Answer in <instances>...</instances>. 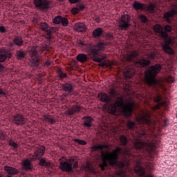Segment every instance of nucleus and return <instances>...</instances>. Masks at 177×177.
<instances>
[{"label":"nucleus","instance_id":"obj_1","mask_svg":"<svg viewBox=\"0 0 177 177\" xmlns=\"http://www.w3.org/2000/svg\"><path fill=\"white\" fill-rule=\"evenodd\" d=\"M103 149H109V145H93L91 147L92 151H97L100 150L101 157L102 158V162L100 164V168L102 171H104V168L107 167V161L110 165H118L120 168H124L126 167L128 168L129 167V162L128 160L123 162L118 161V154H124V156H129V151L128 150H124L122 151V149L118 147H116L115 149H113L112 152H104Z\"/></svg>","mask_w":177,"mask_h":177},{"label":"nucleus","instance_id":"obj_2","mask_svg":"<svg viewBox=\"0 0 177 177\" xmlns=\"http://www.w3.org/2000/svg\"><path fill=\"white\" fill-rule=\"evenodd\" d=\"M135 103L132 101L125 102L124 97H118L114 103L111 104L109 109L110 114H115L118 110H120L126 117H131Z\"/></svg>","mask_w":177,"mask_h":177},{"label":"nucleus","instance_id":"obj_3","mask_svg":"<svg viewBox=\"0 0 177 177\" xmlns=\"http://www.w3.org/2000/svg\"><path fill=\"white\" fill-rule=\"evenodd\" d=\"M155 32L158 34V37L160 39H163L164 42L161 44L163 52L169 56L175 55V50L172 48L174 45V39L168 35L167 32H164V28L160 24H156L153 26Z\"/></svg>","mask_w":177,"mask_h":177},{"label":"nucleus","instance_id":"obj_4","mask_svg":"<svg viewBox=\"0 0 177 177\" xmlns=\"http://www.w3.org/2000/svg\"><path fill=\"white\" fill-rule=\"evenodd\" d=\"M106 46H107V44L105 42H100L96 45L91 46L89 49L91 58L93 62L99 63L98 66L100 67H104V66H106V63L103 62L102 60H104L106 57V55L100 54V52H103V50H104Z\"/></svg>","mask_w":177,"mask_h":177},{"label":"nucleus","instance_id":"obj_5","mask_svg":"<svg viewBox=\"0 0 177 177\" xmlns=\"http://www.w3.org/2000/svg\"><path fill=\"white\" fill-rule=\"evenodd\" d=\"M162 66L160 64H156L155 65L151 66L145 71V82L149 85V86H153L155 88L157 85V80H156V76L161 71Z\"/></svg>","mask_w":177,"mask_h":177},{"label":"nucleus","instance_id":"obj_6","mask_svg":"<svg viewBox=\"0 0 177 177\" xmlns=\"http://www.w3.org/2000/svg\"><path fill=\"white\" fill-rule=\"evenodd\" d=\"M28 52L30 66H32V67L38 68L39 66V56L42 53V49L38 46H32Z\"/></svg>","mask_w":177,"mask_h":177},{"label":"nucleus","instance_id":"obj_7","mask_svg":"<svg viewBox=\"0 0 177 177\" xmlns=\"http://www.w3.org/2000/svg\"><path fill=\"white\" fill-rule=\"evenodd\" d=\"M59 168L62 172H73V168H78V161H75V159L71 158L66 159V161L61 160Z\"/></svg>","mask_w":177,"mask_h":177},{"label":"nucleus","instance_id":"obj_8","mask_svg":"<svg viewBox=\"0 0 177 177\" xmlns=\"http://www.w3.org/2000/svg\"><path fill=\"white\" fill-rule=\"evenodd\" d=\"M177 15V1L173 3L170 6V10L167 11L163 15V19L166 23L171 24L174 17Z\"/></svg>","mask_w":177,"mask_h":177},{"label":"nucleus","instance_id":"obj_9","mask_svg":"<svg viewBox=\"0 0 177 177\" xmlns=\"http://www.w3.org/2000/svg\"><path fill=\"white\" fill-rule=\"evenodd\" d=\"M133 147L136 149V150H140V149H145L148 151H151L154 147V145L153 143L148 142H145L140 139H136L133 141Z\"/></svg>","mask_w":177,"mask_h":177},{"label":"nucleus","instance_id":"obj_10","mask_svg":"<svg viewBox=\"0 0 177 177\" xmlns=\"http://www.w3.org/2000/svg\"><path fill=\"white\" fill-rule=\"evenodd\" d=\"M131 17L128 15H122L119 20V30H128L131 26Z\"/></svg>","mask_w":177,"mask_h":177},{"label":"nucleus","instance_id":"obj_11","mask_svg":"<svg viewBox=\"0 0 177 177\" xmlns=\"http://www.w3.org/2000/svg\"><path fill=\"white\" fill-rule=\"evenodd\" d=\"M35 8H38L40 10H46L50 8V2L48 0H33Z\"/></svg>","mask_w":177,"mask_h":177},{"label":"nucleus","instance_id":"obj_12","mask_svg":"<svg viewBox=\"0 0 177 177\" xmlns=\"http://www.w3.org/2000/svg\"><path fill=\"white\" fill-rule=\"evenodd\" d=\"M12 123L17 127H23L26 125V118L20 113H17L12 116Z\"/></svg>","mask_w":177,"mask_h":177},{"label":"nucleus","instance_id":"obj_13","mask_svg":"<svg viewBox=\"0 0 177 177\" xmlns=\"http://www.w3.org/2000/svg\"><path fill=\"white\" fill-rule=\"evenodd\" d=\"M136 67L138 68H146V67H149L150 64H151V61L150 59L140 58L133 62Z\"/></svg>","mask_w":177,"mask_h":177},{"label":"nucleus","instance_id":"obj_14","mask_svg":"<svg viewBox=\"0 0 177 177\" xmlns=\"http://www.w3.org/2000/svg\"><path fill=\"white\" fill-rule=\"evenodd\" d=\"M39 27L42 31H46L47 39H52V31H55V28L53 27L49 28V25L46 22L40 23Z\"/></svg>","mask_w":177,"mask_h":177},{"label":"nucleus","instance_id":"obj_15","mask_svg":"<svg viewBox=\"0 0 177 177\" xmlns=\"http://www.w3.org/2000/svg\"><path fill=\"white\" fill-rule=\"evenodd\" d=\"M44 154H45V147L41 146L39 148L36 149L34 155L32 158H30V161H37V160L42 158Z\"/></svg>","mask_w":177,"mask_h":177},{"label":"nucleus","instance_id":"obj_16","mask_svg":"<svg viewBox=\"0 0 177 177\" xmlns=\"http://www.w3.org/2000/svg\"><path fill=\"white\" fill-rule=\"evenodd\" d=\"M82 109V106L73 105L71 108H70L65 112V114H66V115H68L69 117H73V115H75V114H78V113H80Z\"/></svg>","mask_w":177,"mask_h":177},{"label":"nucleus","instance_id":"obj_17","mask_svg":"<svg viewBox=\"0 0 177 177\" xmlns=\"http://www.w3.org/2000/svg\"><path fill=\"white\" fill-rule=\"evenodd\" d=\"M152 97H153L154 102H156V103H158L156 105L154 106V110H158L160 107L165 105V102L162 101V97H161V95H160V93L154 94L153 95H152Z\"/></svg>","mask_w":177,"mask_h":177},{"label":"nucleus","instance_id":"obj_18","mask_svg":"<svg viewBox=\"0 0 177 177\" xmlns=\"http://www.w3.org/2000/svg\"><path fill=\"white\" fill-rule=\"evenodd\" d=\"M139 120L141 122H144L145 124H147V125H150L151 124V119L150 118V113L149 111L142 112Z\"/></svg>","mask_w":177,"mask_h":177},{"label":"nucleus","instance_id":"obj_19","mask_svg":"<svg viewBox=\"0 0 177 177\" xmlns=\"http://www.w3.org/2000/svg\"><path fill=\"white\" fill-rule=\"evenodd\" d=\"M62 91L64 92H66V93H69L73 95V92H74V86L72 83L66 82L62 85Z\"/></svg>","mask_w":177,"mask_h":177},{"label":"nucleus","instance_id":"obj_20","mask_svg":"<svg viewBox=\"0 0 177 177\" xmlns=\"http://www.w3.org/2000/svg\"><path fill=\"white\" fill-rule=\"evenodd\" d=\"M4 171L6 172V174H8V175H11L12 176L19 174V170L17 169L9 166H5Z\"/></svg>","mask_w":177,"mask_h":177},{"label":"nucleus","instance_id":"obj_21","mask_svg":"<svg viewBox=\"0 0 177 177\" xmlns=\"http://www.w3.org/2000/svg\"><path fill=\"white\" fill-rule=\"evenodd\" d=\"M98 97L100 102H102L103 103H110V102H111V98H110V96L106 93H100Z\"/></svg>","mask_w":177,"mask_h":177},{"label":"nucleus","instance_id":"obj_22","mask_svg":"<svg viewBox=\"0 0 177 177\" xmlns=\"http://www.w3.org/2000/svg\"><path fill=\"white\" fill-rule=\"evenodd\" d=\"M74 30L78 32H84L86 31V26L84 23H77L74 25Z\"/></svg>","mask_w":177,"mask_h":177},{"label":"nucleus","instance_id":"obj_23","mask_svg":"<svg viewBox=\"0 0 177 177\" xmlns=\"http://www.w3.org/2000/svg\"><path fill=\"white\" fill-rule=\"evenodd\" d=\"M82 120H84L83 127H86V128H91V127H92V122L93 121V118L92 117L84 116Z\"/></svg>","mask_w":177,"mask_h":177},{"label":"nucleus","instance_id":"obj_24","mask_svg":"<svg viewBox=\"0 0 177 177\" xmlns=\"http://www.w3.org/2000/svg\"><path fill=\"white\" fill-rule=\"evenodd\" d=\"M44 120L45 122H48V124H50L51 125H55V124H56V118L50 115H44Z\"/></svg>","mask_w":177,"mask_h":177},{"label":"nucleus","instance_id":"obj_25","mask_svg":"<svg viewBox=\"0 0 177 177\" xmlns=\"http://www.w3.org/2000/svg\"><path fill=\"white\" fill-rule=\"evenodd\" d=\"M132 6L135 10H145V4L139 1H134Z\"/></svg>","mask_w":177,"mask_h":177},{"label":"nucleus","instance_id":"obj_26","mask_svg":"<svg viewBox=\"0 0 177 177\" xmlns=\"http://www.w3.org/2000/svg\"><path fill=\"white\" fill-rule=\"evenodd\" d=\"M39 160V165L40 167H45L46 168H49L52 163L50 162H46V159L45 158H40Z\"/></svg>","mask_w":177,"mask_h":177},{"label":"nucleus","instance_id":"obj_27","mask_svg":"<svg viewBox=\"0 0 177 177\" xmlns=\"http://www.w3.org/2000/svg\"><path fill=\"white\" fill-rule=\"evenodd\" d=\"M27 51L23 50H18L16 52V57L18 60H21L26 57Z\"/></svg>","mask_w":177,"mask_h":177},{"label":"nucleus","instance_id":"obj_28","mask_svg":"<svg viewBox=\"0 0 177 177\" xmlns=\"http://www.w3.org/2000/svg\"><path fill=\"white\" fill-rule=\"evenodd\" d=\"M13 44L17 46H23V44L24 41H23V38L20 36H15L13 39Z\"/></svg>","mask_w":177,"mask_h":177},{"label":"nucleus","instance_id":"obj_29","mask_svg":"<svg viewBox=\"0 0 177 177\" xmlns=\"http://www.w3.org/2000/svg\"><path fill=\"white\" fill-rule=\"evenodd\" d=\"M76 59L80 63H85V62H88V55L84 53H80L77 55Z\"/></svg>","mask_w":177,"mask_h":177},{"label":"nucleus","instance_id":"obj_30","mask_svg":"<svg viewBox=\"0 0 177 177\" xmlns=\"http://www.w3.org/2000/svg\"><path fill=\"white\" fill-rule=\"evenodd\" d=\"M22 167L26 169V171H30L32 169L31 168V160L28 159H26L22 162Z\"/></svg>","mask_w":177,"mask_h":177},{"label":"nucleus","instance_id":"obj_31","mask_svg":"<svg viewBox=\"0 0 177 177\" xmlns=\"http://www.w3.org/2000/svg\"><path fill=\"white\" fill-rule=\"evenodd\" d=\"M139 54L136 51H132L129 55H127V59L129 62H132V60L137 59Z\"/></svg>","mask_w":177,"mask_h":177},{"label":"nucleus","instance_id":"obj_32","mask_svg":"<svg viewBox=\"0 0 177 177\" xmlns=\"http://www.w3.org/2000/svg\"><path fill=\"white\" fill-rule=\"evenodd\" d=\"M85 9V6L84 4H80L77 8H73L71 9V13L73 15H77L80 10H84Z\"/></svg>","mask_w":177,"mask_h":177},{"label":"nucleus","instance_id":"obj_33","mask_svg":"<svg viewBox=\"0 0 177 177\" xmlns=\"http://www.w3.org/2000/svg\"><path fill=\"white\" fill-rule=\"evenodd\" d=\"M103 33V29L102 28H97L93 31V36L96 38V37H100Z\"/></svg>","mask_w":177,"mask_h":177},{"label":"nucleus","instance_id":"obj_34","mask_svg":"<svg viewBox=\"0 0 177 177\" xmlns=\"http://www.w3.org/2000/svg\"><path fill=\"white\" fill-rule=\"evenodd\" d=\"M133 75H135V72L132 71H127L124 73V78H126V80H131Z\"/></svg>","mask_w":177,"mask_h":177},{"label":"nucleus","instance_id":"obj_35","mask_svg":"<svg viewBox=\"0 0 177 177\" xmlns=\"http://www.w3.org/2000/svg\"><path fill=\"white\" fill-rule=\"evenodd\" d=\"M120 140L122 146H127L128 144V138L124 135L120 136Z\"/></svg>","mask_w":177,"mask_h":177},{"label":"nucleus","instance_id":"obj_36","mask_svg":"<svg viewBox=\"0 0 177 177\" xmlns=\"http://www.w3.org/2000/svg\"><path fill=\"white\" fill-rule=\"evenodd\" d=\"M11 54H1L0 55V62L1 63H3V62H5V60H6V59H8V57L10 58Z\"/></svg>","mask_w":177,"mask_h":177},{"label":"nucleus","instance_id":"obj_37","mask_svg":"<svg viewBox=\"0 0 177 177\" xmlns=\"http://www.w3.org/2000/svg\"><path fill=\"white\" fill-rule=\"evenodd\" d=\"M8 145L9 146H11L13 147V149H19V145H17V143H16L13 140H8Z\"/></svg>","mask_w":177,"mask_h":177},{"label":"nucleus","instance_id":"obj_38","mask_svg":"<svg viewBox=\"0 0 177 177\" xmlns=\"http://www.w3.org/2000/svg\"><path fill=\"white\" fill-rule=\"evenodd\" d=\"M62 16H57L53 19V23L55 24H60V23L62 22Z\"/></svg>","mask_w":177,"mask_h":177},{"label":"nucleus","instance_id":"obj_39","mask_svg":"<svg viewBox=\"0 0 177 177\" xmlns=\"http://www.w3.org/2000/svg\"><path fill=\"white\" fill-rule=\"evenodd\" d=\"M140 20L142 21V23L146 24L147 21H149V19H147V17L144 15H141L139 16Z\"/></svg>","mask_w":177,"mask_h":177},{"label":"nucleus","instance_id":"obj_40","mask_svg":"<svg viewBox=\"0 0 177 177\" xmlns=\"http://www.w3.org/2000/svg\"><path fill=\"white\" fill-rule=\"evenodd\" d=\"M61 23L64 27H67L68 26V19L66 17H63L61 19Z\"/></svg>","mask_w":177,"mask_h":177},{"label":"nucleus","instance_id":"obj_41","mask_svg":"<svg viewBox=\"0 0 177 177\" xmlns=\"http://www.w3.org/2000/svg\"><path fill=\"white\" fill-rule=\"evenodd\" d=\"M127 127L129 128V129H133L135 128V125H136V123L129 120L127 122Z\"/></svg>","mask_w":177,"mask_h":177},{"label":"nucleus","instance_id":"obj_42","mask_svg":"<svg viewBox=\"0 0 177 177\" xmlns=\"http://www.w3.org/2000/svg\"><path fill=\"white\" fill-rule=\"evenodd\" d=\"M156 6H154V4L151 3L150 6H148L147 7V9L149 13H154V8Z\"/></svg>","mask_w":177,"mask_h":177},{"label":"nucleus","instance_id":"obj_43","mask_svg":"<svg viewBox=\"0 0 177 177\" xmlns=\"http://www.w3.org/2000/svg\"><path fill=\"white\" fill-rule=\"evenodd\" d=\"M58 76L59 77V78L61 80H64V78L67 77V75L66 73H63V71L60 69L58 71Z\"/></svg>","mask_w":177,"mask_h":177},{"label":"nucleus","instance_id":"obj_44","mask_svg":"<svg viewBox=\"0 0 177 177\" xmlns=\"http://www.w3.org/2000/svg\"><path fill=\"white\" fill-rule=\"evenodd\" d=\"M8 92L6 89L2 88V86H0V96H7Z\"/></svg>","mask_w":177,"mask_h":177},{"label":"nucleus","instance_id":"obj_45","mask_svg":"<svg viewBox=\"0 0 177 177\" xmlns=\"http://www.w3.org/2000/svg\"><path fill=\"white\" fill-rule=\"evenodd\" d=\"M165 32H171L172 31V27L169 25H165L164 26Z\"/></svg>","mask_w":177,"mask_h":177},{"label":"nucleus","instance_id":"obj_46","mask_svg":"<svg viewBox=\"0 0 177 177\" xmlns=\"http://www.w3.org/2000/svg\"><path fill=\"white\" fill-rule=\"evenodd\" d=\"M78 145H81V146H85L86 145V142L84 140H80V139H75L74 140Z\"/></svg>","mask_w":177,"mask_h":177},{"label":"nucleus","instance_id":"obj_47","mask_svg":"<svg viewBox=\"0 0 177 177\" xmlns=\"http://www.w3.org/2000/svg\"><path fill=\"white\" fill-rule=\"evenodd\" d=\"M52 64H53L52 60H47L44 63L43 66L44 67H49V66H52Z\"/></svg>","mask_w":177,"mask_h":177},{"label":"nucleus","instance_id":"obj_48","mask_svg":"<svg viewBox=\"0 0 177 177\" xmlns=\"http://www.w3.org/2000/svg\"><path fill=\"white\" fill-rule=\"evenodd\" d=\"M72 94H70L68 93H64L62 94L60 97H61V100L63 102V100H64V99L66 97H68V96H71Z\"/></svg>","mask_w":177,"mask_h":177},{"label":"nucleus","instance_id":"obj_49","mask_svg":"<svg viewBox=\"0 0 177 177\" xmlns=\"http://www.w3.org/2000/svg\"><path fill=\"white\" fill-rule=\"evenodd\" d=\"M147 56L151 60H153V59L156 58V54L154 53H151L148 54Z\"/></svg>","mask_w":177,"mask_h":177},{"label":"nucleus","instance_id":"obj_50","mask_svg":"<svg viewBox=\"0 0 177 177\" xmlns=\"http://www.w3.org/2000/svg\"><path fill=\"white\" fill-rule=\"evenodd\" d=\"M7 138V136L6 135L5 133L2 132V133H0V139L1 140H5Z\"/></svg>","mask_w":177,"mask_h":177},{"label":"nucleus","instance_id":"obj_51","mask_svg":"<svg viewBox=\"0 0 177 177\" xmlns=\"http://www.w3.org/2000/svg\"><path fill=\"white\" fill-rule=\"evenodd\" d=\"M118 175L120 177H127V174H125V172L122 171H120L119 172H118Z\"/></svg>","mask_w":177,"mask_h":177},{"label":"nucleus","instance_id":"obj_52","mask_svg":"<svg viewBox=\"0 0 177 177\" xmlns=\"http://www.w3.org/2000/svg\"><path fill=\"white\" fill-rule=\"evenodd\" d=\"M0 32H6V28H5V26H0Z\"/></svg>","mask_w":177,"mask_h":177},{"label":"nucleus","instance_id":"obj_53","mask_svg":"<svg viewBox=\"0 0 177 177\" xmlns=\"http://www.w3.org/2000/svg\"><path fill=\"white\" fill-rule=\"evenodd\" d=\"M168 81L169 82H175V79H174V77H169V78H168Z\"/></svg>","mask_w":177,"mask_h":177},{"label":"nucleus","instance_id":"obj_54","mask_svg":"<svg viewBox=\"0 0 177 177\" xmlns=\"http://www.w3.org/2000/svg\"><path fill=\"white\" fill-rule=\"evenodd\" d=\"M95 20L96 23H100V17L99 16L95 17Z\"/></svg>","mask_w":177,"mask_h":177},{"label":"nucleus","instance_id":"obj_55","mask_svg":"<svg viewBox=\"0 0 177 177\" xmlns=\"http://www.w3.org/2000/svg\"><path fill=\"white\" fill-rule=\"evenodd\" d=\"M143 136H146V133L145 131H142L141 133H140L139 137L143 138Z\"/></svg>","mask_w":177,"mask_h":177},{"label":"nucleus","instance_id":"obj_56","mask_svg":"<svg viewBox=\"0 0 177 177\" xmlns=\"http://www.w3.org/2000/svg\"><path fill=\"white\" fill-rule=\"evenodd\" d=\"M106 37H107V38H108L109 39H111V38H113V35L111 34V33H108V34L106 35Z\"/></svg>","mask_w":177,"mask_h":177},{"label":"nucleus","instance_id":"obj_57","mask_svg":"<svg viewBox=\"0 0 177 177\" xmlns=\"http://www.w3.org/2000/svg\"><path fill=\"white\" fill-rule=\"evenodd\" d=\"M78 45L79 46H84V45H85V43H84V41H80L78 42Z\"/></svg>","mask_w":177,"mask_h":177},{"label":"nucleus","instance_id":"obj_58","mask_svg":"<svg viewBox=\"0 0 177 177\" xmlns=\"http://www.w3.org/2000/svg\"><path fill=\"white\" fill-rule=\"evenodd\" d=\"M88 169L90 170V171H91L92 174H96V171H95L94 169H92L88 167Z\"/></svg>","mask_w":177,"mask_h":177},{"label":"nucleus","instance_id":"obj_59","mask_svg":"<svg viewBox=\"0 0 177 177\" xmlns=\"http://www.w3.org/2000/svg\"><path fill=\"white\" fill-rule=\"evenodd\" d=\"M70 3H77L78 2V0H68Z\"/></svg>","mask_w":177,"mask_h":177},{"label":"nucleus","instance_id":"obj_60","mask_svg":"<svg viewBox=\"0 0 177 177\" xmlns=\"http://www.w3.org/2000/svg\"><path fill=\"white\" fill-rule=\"evenodd\" d=\"M32 21H33V23H38V19L34 17V18L32 19Z\"/></svg>","mask_w":177,"mask_h":177},{"label":"nucleus","instance_id":"obj_61","mask_svg":"<svg viewBox=\"0 0 177 177\" xmlns=\"http://www.w3.org/2000/svg\"><path fill=\"white\" fill-rule=\"evenodd\" d=\"M0 70H3V65L0 64Z\"/></svg>","mask_w":177,"mask_h":177},{"label":"nucleus","instance_id":"obj_62","mask_svg":"<svg viewBox=\"0 0 177 177\" xmlns=\"http://www.w3.org/2000/svg\"><path fill=\"white\" fill-rule=\"evenodd\" d=\"M6 177H12V175H7V176Z\"/></svg>","mask_w":177,"mask_h":177},{"label":"nucleus","instance_id":"obj_63","mask_svg":"<svg viewBox=\"0 0 177 177\" xmlns=\"http://www.w3.org/2000/svg\"><path fill=\"white\" fill-rule=\"evenodd\" d=\"M115 91H114V89H113V93H115Z\"/></svg>","mask_w":177,"mask_h":177},{"label":"nucleus","instance_id":"obj_64","mask_svg":"<svg viewBox=\"0 0 177 177\" xmlns=\"http://www.w3.org/2000/svg\"><path fill=\"white\" fill-rule=\"evenodd\" d=\"M0 177H2V176H0Z\"/></svg>","mask_w":177,"mask_h":177}]
</instances>
